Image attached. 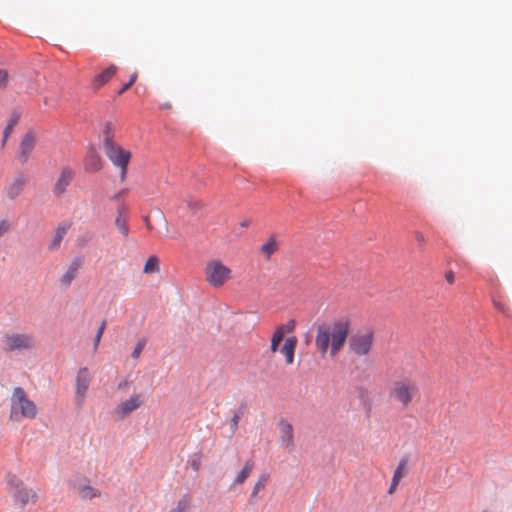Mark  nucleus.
Returning a JSON list of instances; mask_svg holds the SVG:
<instances>
[{"mask_svg":"<svg viewBox=\"0 0 512 512\" xmlns=\"http://www.w3.org/2000/svg\"><path fill=\"white\" fill-rule=\"evenodd\" d=\"M350 329L351 321L346 317L319 324L316 327L315 347L320 355H338L347 342Z\"/></svg>","mask_w":512,"mask_h":512,"instance_id":"obj_1","label":"nucleus"},{"mask_svg":"<svg viewBox=\"0 0 512 512\" xmlns=\"http://www.w3.org/2000/svg\"><path fill=\"white\" fill-rule=\"evenodd\" d=\"M388 396L393 403L407 409L419 398L418 383L410 377L396 379L390 384Z\"/></svg>","mask_w":512,"mask_h":512,"instance_id":"obj_2","label":"nucleus"},{"mask_svg":"<svg viewBox=\"0 0 512 512\" xmlns=\"http://www.w3.org/2000/svg\"><path fill=\"white\" fill-rule=\"evenodd\" d=\"M38 413L36 404L29 399L27 393L21 387H15L10 398L9 418L13 422L23 419H35Z\"/></svg>","mask_w":512,"mask_h":512,"instance_id":"obj_3","label":"nucleus"},{"mask_svg":"<svg viewBox=\"0 0 512 512\" xmlns=\"http://www.w3.org/2000/svg\"><path fill=\"white\" fill-rule=\"evenodd\" d=\"M203 274L206 283L215 289L223 287L233 279L232 269L217 258L210 259L205 263Z\"/></svg>","mask_w":512,"mask_h":512,"instance_id":"obj_4","label":"nucleus"},{"mask_svg":"<svg viewBox=\"0 0 512 512\" xmlns=\"http://www.w3.org/2000/svg\"><path fill=\"white\" fill-rule=\"evenodd\" d=\"M104 151L111 162L120 168V180L124 182L127 174V165L131 159V153L115 144L108 135L104 139Z\"/></svg>","mask_w":512,"mask_h":512,"instance_id":"obj_5","label":"nucleus"},{"mask_svg":"<svg viewBox=\"0 0 512 512\" xmlns=\"http://www.w3.org/2000/svg\"><path fill=\"white\" fill-rule=\"evenodd\" d=\"M375 332L371 328L358 330L349 338V349L358 357L368 355L374 346Z\"/></svg>","mask_w":512,"mask_h":512,"instance_id":"obj_6","label":"nucleus"},{"mask_svg":"<svg viewBox=\"0 0 512 512\" xmlns=\"http://www.w3.org/2000/svg\"><path fill=\"white\" fill-rule=\"evenodd\" d=\"M35 346L34 337L26 333H7L2 337L1 347L4 351L30 350Z\"/></svg>","mask_w":512,"mask_h":512,"instance_id":"obj_7","label":"nucleus"},{"mask_svg":"<svg viewBox=\"0 0 512 512\" xmlns=\"http://www.w3.org/2000/svg\"><path fill=\"white\" fill-rule=\"evenodd\" d=\"M143 404L144 396L140 393H134L116 405L114 408V414L118 419L123 420L131 413L142 407Z\"/></svg>","mask_w":512,"mask_h":512,"instance_id":"obj_8","label":"nucleus"},{"mask_svg":"<svg viewBox=\"0 0 512 512\" xmlns=\"http://www.w3.org/2000/svg\"><path fill=\"white\" fill-rule=\"evenodd\" d=\"M10 484L14 485L15 492L13 497L16 502L21 504V506H25L28 503H35L37 501L38 495L36 491L25 486L20 480H11Z\"/></svg>","mask_w":512,"mask_h":512,"instance_id":"obj_9","label":"nucleus"},{"mask_svg":"<svg viewBox=\"0 0 512 512\" xmlns=\"http://www.w3.org/2000/svg\"><path fill=\"white\" fill-rule=\"evenodd\" d=\"M36 142L37 137L33 131H28L26 134H24L17 153V159L21 164H25L28 161L32 152L34 151Z\"/></svg>","mask_w":512,"mask_h":512,"instance_id":"obj_10","label":"nucleus"},{"mask_svg":"<svg viewBox=\"0 0 512 512\" xmlns=\"http://www.w3.org/2000/svg\"><path fill=\"white\" fill-rule=\"evenodd\" d=\"M92 376L88 370V368H81L76 376V395L82 402L86 396L87 390L89 388Z\"/></svg>","mask_w":512,"mask_h":512,"instance_id":"obj_11","label":"nucleus"},{"mask_svg":"<svg viewBox=\"0 0 512 512\" xmlns=\"http://www.w3.org/2000/svg\"><path fill=\"white\" fill-rule=\"evenodd\" d=\"M278 427L281 444L288 450H292L294 447V432L292 425L288 421L282 419L279 421Z\"/></svg>","mask_w":512,"mask_h":512,"instance_id":"obj_12","label":"nucleus"},{"mask_svg":"<svg viewBox=\"0 0 512 512\" xmlns=\"http://www.w3.org/2000/svg\"><path fill=\"white\" fill-rule=\"evenodd\" d=\"M74 178V173L69 168H64L61 170V173L58 179L55 182L53 192L55 195L60 196L64 194L67 190V187L71 184Z\"/></svg>","mask_w":512,"mask_h":512,"instance_id":"obj_13","label":"nucleus"},{"mask_svg":"<svg viewBox=\"0 0 512 512\" xmlns=\"http://www.w3.org/2000/svg\"><path fill=\"white\" fill-rule=\"evenodd\" d=\"M298 340L295 336L288 337L283 346L278 350L280 351L284 357L287 365H291L294 362L295 349L297 346Z\"/></svg>","mask_w":512,"mask_h":512,"instance_id":"obj_14","label":"nucleus"},{"mask_svg":"<svg viewBox=\"0 0 512 512\" xmlns=\"http://www.w3.org/2000/svg\"><path fill=\"white\" fill-rule=\"evenodd\" d=\"M69 229H70V223H68V222L60 223L54 231V235L50 241L48 248L50 250L58 249L60 247V244H61L64 236L66 235V233L68 232Z\"/></svg>","mask_w":512,"mask_h":512,"instance_id":"obj_15","label":"nucleus"},{"mask_svg":"<svg viewBox=\"0 0 512 512\" xmlns=\"http://www.w3.org/2000/svg\"><path fill=\"white\" fill-rule=\"evenodd\" d=\"M118 68L116 65H110L107 69L97 74L92 81V85L95 89L105 85L117 72Z\"/></svg>","mask_w":512,"mask_h":512,"instance_id":"obj_16","label":"nucleus"},{"mask_svg":"<svg viewBox=\"0 0 512 512\" xmlns=\"http://www.w3.org/2000/svg\"><path fill=\"white\" fill-rule=\"evenodd\" d=\"M26 185V179L23 176H18L6 188V195L9 199L13 200L18 197Z\"/></svg>","mask_w":512,"mask_h":512,"instance_id":"obj_17","label":"nucleus"},{"mask_svg":"<svg viewBox=\"0 0 512 512\" xmlns=\"http://www.w3.org/2000/svg\"><path fill=\"white\" fill-rule=\"evenodd\" d=\"M115 226L117 230L124 236L129 235V226L127 222V210L124 206L118 208V215L115 218Z\"/></svg>","mask_w":512,"mask_h":512,"instance_id":"obj_18","label":"nucleus"},{"mask_svg":"<svg viewBox=\"0 0 512 512\" xmlns=\"http://www.w3.org/2000/svg\"><path fill=\"white\" fill-rule=\"evenodd\" d=\"M406 466H407V461L405 459H402L398 463V466H397L396 470L394 471L391 485L388 489L389 494H393L396 491V489L399 485V482L406 475Z\"/></svg>","mask_w":512,"mask_h":512,"instance_id":"obj_19","label":"nucleus"},{"mask_svg":"<svg viewBox=\"0 0 512 512\" xmlns=\"http://www.w3.org/2000/svg\"><path fill=\"white\" fill-rule=\"evenodd\" d=\"M279 245L275 236H270L269 239L261 246V253L266 259H270L271 256L278 250Z\"/></svg>","mask_w":512,"mask_h":512,"instance_id":"obj_20","label":"nucleus"},{"mask_svg":"<svg viewBox=\"0 0 512 512\" xmlns=\"http://www.w3.org/2000/svg\"><path fill=\"white\" fill-rule=\"evenodd\" d=\"M78 494L84 500H91L101 495L100 491L90 485H81L78 487Z\"/></svg>","mask_w":512,"mask_h":512,"instance_id":"obj_21","label":"nucleus"},{"mask_svg":"<svg viewBox=\"0 0 512 512\" xmlns=\"http://www.w3.org/2000/svg\"><path fill=\"white\" fill-rule=\"evenodd\" d=\"M159 270L160 268L158 257L155 255L150 256L144 264L143 272L145 274H155L158 273Z\"/></svg>","mask_w":512,"mask_h":512,"instance_id":"obj_22","label":"nucleus"},{"mask_svg":"<svg viewBox=\"0 0 512 512\" xmlns=\"http://www.w3.org/2000/svg\"><path fill=\"white\" fill-rule=\"evenodd\" d=\"M191 500L188 496L179 499L168 512H190Z\"/></svg>","mask_w":512,"mask_h":512,"instance_id":"obj_23","label":"nucleus"},{"mask_svg":"<svg viewBox=\"0 0 512 512\" xmlns=\"http://www.w3.org/2000/svg\"><path fill=\"white\" fill-rule=\"evenodd\" d=\"M254 467V463L251 460H248L243 469L239 472L237 477L235 478V484L241 485L245 482V480L249 477L252 469Z\"/></svg>","mask_w":512,"mask_h":512,"instance_id":"obj_24","label":"nucleus"},{"mask_svg":"<svg viewBox=\"0 0 512 512\" xmlns=\"http://www.w3.org/2000/svg\"><path fill=\"white\" fill-rule=\"evenodd\" d=\"M78 271V267L75 264H72L68 270L64 273V275L61 278V283L64 286H69L73 279L76 277Z\"/></svg>","mask_w":512,"mask_h":512,"instance_id":"obj_25","label":"nucleus"},{"mask_svg":"<svg viewBox=\"0 0 512 512\" xmlns=\"http://www.w3.org/2000/svg\"><path fill=\"white\" fill-rule=\"evenodd\" d=\"M283 339H284V336H283L282 332L275 329V331L273 332V335L271 337V341H270L271 353H276L280 349L279 346H280L281 342L283 341Z\"/></svg>","mask_w":512,"mask_h":512,"instance_id":"obj_26","label":"nucleus"},{"mask_svg":"<svg viewBox=\"0 0 512 512\" xmlns=\"http://www.w3.org/2000/svg\"><path fill=\"white\" fill-rule=\"evenodd\" d=\"M269 479V476L267 474H262L258 481L255 483L254 488L251 493V498H256L258 493L263 490L266 486V483Z\"/></svg>","mask_w":512,"mask_h":512,"instance_id":"obj_27","label":"nucleus"},{"mask_svg":"<svg viewBox=\"0 0 512 512\" xmlns=\"http://www.w3.org/2000/svg\"><path fill=\"white\" fill-rule=\"evenodd\" d=\"M295 326H296L295 320H289L287 323L279 325L276 329L278 331H281L283 336L285 337V335L287 333H291L294 331Z\"/></svg>","mask_w":512,"mask_h":512,"instance_id":"obj_28","label":"nucleus"},{"mask_svg":"<svg viewBox=\"0 0 512 512\" xmlns=\"http://www.w3.org/2000/svg\"><path fill=\"white\" fill-rule=\"evenodd\" d=\"M101 168L100 158L97 156H91L87 163V169L90 171H97Z\"/></svg>","mask_w":512,"mask_h":512,"instance_id":"obj_29","label":"nucleus"},{"mask_svg":"<svg viewBox=\"0 0 512 512\" xmlns=\"http://www.w3.org/2000/svg\"><path fill=\"white\" fill-rule=\"evenodd\" d=\"M106 328V321H102L101 325L99 326L98 330H97V333L95 335V339H94V350L97 349L100 341H101V338H102V335L104 333V330Z\"/></svg>","mask_w":512,"mask_h":512,"instance_id":"obj_30","label":"nucleus"},{"mask_svg":"<svg viewBox=\"0 0 512 512\" xmlns=\"http://www.w3.org/2000/svg\"><path fill=\"white\" fill-rule=\"evenodd\" d=\"M189 465L191 469L195 472L199 471L201 468V456L199 454L195 455L190 461Z\"/></svg>","mask_w":512,"mask_h":512,"instance_id":"obj_31","label":"nucleus"},{"mask_svg":"<svg viewBox=\"0 0 512 512\" xmlns=\"http://www.w3.org/2000/svg\"><path fill=\"white\" fill-rule=\"evenodd\" d=\"M137 77H138L137 72L133 73V74L131 75V77H130L129 82H128V83H125V84L121 87V89L118 91V94H119V95H121V94H123L125 91H127V90H128V89H129V88H130L134 83H135V81H136Z\"/></svg>","mask_w":512,"mask_h":512,"instance_id":"obj_32","label":"nucleus"},{"mask_svg":"<svg viewBox=\"0 0 512 512\" xmlns=\"http://www.w3.org/2000/svg\"><path fill=\"white\" fill-rule=\"evenodd\" d=\"M144 347H145V341H144V340H140V341L136 344V346H135L134 350L132 351L131 356H132L134 359L139 358V356L141 355V353H142V351H143Z\"/></svg>","mask_w":512,"mask_h":512,"instance_id":"obj_33","label":"nucleus"},{"mask_svg":"<svg viewBox=\"0 0 512 512\" xmlns=\"http://www.w3.org/2000/svg\"><path fill=\"white\" fill-rule=\"evenodd\" d=\"M11 229V225L8 220L2 219L0 221V237L9 232Z\"/></svg>","mask_w":512,"mask_h":512,"instance_id":"obj_34","label":"nucleus"},{"mask_svg":"<svg viewBox=\"0 0 512 512\" xmlns=\"http://www.w3.org/2000/svg\"><path fill=\"white\" fill-rule=\"evenodd\" d=\"M8 82V73L4 70H0V89L6 87Z\"/></svg>","mask_w":512,"mask_h":512,"instance_id":"obj_35","label":"nucleus"},{"mask_svg":"<svg viewBox=\"0 0 512 512\" xmlns=\"http://www.w3.org/2000/svg\"><path fill=\"white\" fill-rule=\"evenodd\" d=\"M494 306L496 309H498L500 312L504 314H508V306L500 301H494Z\"/></svg>","mask_w":512,"mask_h":512,"instance_id":"obj_36","label":"nucleus"},{"mask_svg":"<svg viewBox=\"0 0 512 512\" xmlns=\"http://www.w3.org/2000/svg\"><path fill=\"white\" fill-rule=\"evenodd\" d=\"M239 419H240V415L239 414H235L233 416V418L231 419L230 426H231V430H232L233 433L238 428Z\"/></svg>","mask_w":512,"mask_h":512,"instance_id":"obj_37","label":"nucleus"},{"mask_svg":"<svg viewBox=\"0 0 512 512\" xmlns=\"http://www.w3.org/2000/svg\"><path fill=\"white\" fill-rule=\"evenodd\" d=\"M445 279L449 284H453L455 281V274L453 271L449 270L445 273Z\"/></svg>","mask_w":512,"mask_h":512,"instance_id":"obj_38","label":"nucleus"},{"mask_svg":"<svg viewBox=\"0 0 512 512\" xmlns=\"http://www.w3.org/2000/svg\"><path fill=\"white\" fill-rule=\"evenodd\" d=\"M415 239L420 245H424L426 243V238L421 232H415Z\"/></svg>","mask_w":512,"mask_h":512,"instance_id":"obj_39","label":"nucleus"},{"mask_svg":"<svg viewBox=\"0 0 512 512\" xmlns=\"http://www.w3.org/2000/svg\"><path fill=\"white\" fill-rule=\"evenodd\" d=\"M11 129H12V125H9L6 127V129L4 131L3 144L6 142V139L9 136Z\"/></svg>","mask_w":512,"mask_h":512,"instance_id":"obj_40","label":"nucleus"},{"mask_svg":"<svg viewBox=\"0 0 512 512\" xmlns=\"http://www.w3.org/2000/svg\"><path fill=\"white\" fill-rule=\"evenodd\" d=\"M249 225V222L248 221H245V222H242L241 223V226L242 227H247Z\"/></svg>","mask_w":512,"mask_h":512,"instance_id":"obj_41","label":"nucleus"},{"mask_svg":"<svg viewBox=\"0 0 512 512\" xmlns=\"http://www.w3.org/2000/svg\"><path fill=\"white\" fill-rule=\"evenodd\" d=\"M147 228H148L149 230H151V229H152V227H151V225H150L149 223H147Z\"/></svg>","mask_w":512,"mask_h":512,"instance_id":"obj_42","label":"nucleus"}]
</instances>
